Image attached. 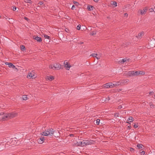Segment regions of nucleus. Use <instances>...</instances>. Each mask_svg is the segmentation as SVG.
<instances>
[{
    "label": "nucleus",
    "mask_w": 155,
    "mask_h": 155,
    "mask_svg": "<svg viewBox=\"0 0 155 155\" xmlns=\"http://www.w3.org/2000/svg\"><path fill=\"white\" fill-rule=\"evenodd\" d=\"M119 114L118 113H116L114 114V116L116 117H119Z\"/></svg>",
    "instance_id": "33"
},
{
    "label": "nucleus",
    "mask_w": 155,
    "mask_h": 155,
    "mask_svg": "<svg viewBox=\"0 0 155 155\" xmlns=\"http://www.w3.org/2000/svg\"><path fill=\"white\" fill-rule=\"evenodd\" d=\"M34 38L36 40L40 42L42 41V39L40 37H38V36L34 37Z\"/></svg>",
    "instance_id": "12"
},
{
    "label": "nucleus",
    "mask_w": 155,
    "mask_h": 155,
    "mask_svg": "<svg viewBox=\"0 0 155 155\" xmlns=\"http://www.w3.org/2000/svg\"><path fill=\"white\" fill-rule=\"evenodd\" d=\"M2 118L4 120H5L6 119H9L8 114H5Z\"/></svg>",
    "instance_id": "15"
},
{
    "label": "nucleus",
    "mask_w": 155,
    "mask_h": 155,
    "mask_svg": "<svg viewBox=\"0 0 155 155\" xmlns=\"http://www.w3.org/2000/svg\"><path fill=\"white\" fill-rule=\"evenodd\" d=\"M21 48L22 51H24L25 49V48L24 45H22L21 46Z\"/></svg>",
    "instance_id": "26"
},
{
    "label": "nucleus",
    "mask_w": 155,
    "mask_h": 155,
    "mask_svg": "<svg viewBox=\"0 0 155 155\" xmlns=\"http://www.w3.org/2000/svg\"><path fill=\"white\" fill-rule=\"evenodd\" d=\"M128 80H124L123 81V83H127V82H128Z\"/></svg>",
    "instance_id": "44"
},
{
    "label": "nucleus",
    "mask_w": 155,
    "mask_h": 155,
    "mask_svg": "<svg viewBox=\"0 0 155 155\" xmlns=\"http://www.w3.org/2000/svg\"><path fill=\"white\" fill-rule=\"evenodd\" d=\"M17 139L16 138H13L11 139L10 141L12 142V144H16L17 143Z\"/></svg>",
    "instance_id": "9"
},
{
    "label": "nucleus",
    "mask_w": 155,
    "mask_h": 155,
    "mask_svg": "<svg viewBox=\"0 0 155 155\" xmlns=\"http://www.w3.org/2000/svg\"><path fill=\"white\" fill-rule=\"evenodd\" d=\"M153 93V91H150L149 92V94L151 95L152 94V93Z\"/></svg>",
    "instance_id": "49"
},
{
    "label": "nucleus",
    "mask_w": 155,
    "mask_h": 155,
    "mask_svg": "<svg viewBox=\"0 0 155 155\" xmlns=\"http://www.w3.org/2000/svg\"><path fill=\"white\" fill-rule=\"evenodd\" d=\"M44 139V137H41V138H40L39 140H38V142L40 144H42L43 142Z\"/></svg>",
    "instance_id": "13"
},
{
    "label": "nucleus",
    "mask_w": 155,
    "mask_h": 155,
    "mask_svg": "<svg viewBox=\"0 0 155 155\" xmlns=\"http://www.w3.org/2000/svg\"><path fill=\"white\" fill-rule=\"evenodd\" d=\"M114 86V85L111 82H109L104 84L103 87L104 88H113Z\"/></svg>",
    "instance_id": "3"
},
{
    "label": "nucleus",
    "mask_w": 155,
    "mask_h": 155,
    "mask_svg": "<svg viewBox=\"0 0 155 155\" xmlns=\"http://www.w3.org/2000/svg\"><path fill=\"white\" fill-rule=\"evenodd\" d=\"M91 55L93 57H95L96 56H97V54H92Z\"/></svg>",
    "instance_id": "39"
},
{
    "label": "nucleus",
    "mask_w": 155,
    "mask_h": 155,
    "mask_svg": "<svg viewBox=\"0 0 155 155\" xmlns=\"http://www.w3.org/2000/svg\"><path fill=\"white\" fill-rule=\"evenodd\" d=\"M44 37L45 38L47 39H49V36L46 35H44Z\"/></svg>",
    "instance_id": "35"
},
{
    "label": "nucleus",
    "mask_w": 155,
    "mask_h": 155,
    "mask_svg": "<svg viewBox=\"0 0 155 155\" xmlns=\"http://www.w3.org/2000/svg\"><path fill=\"white\" fill-rule=\"evenodd\" d=\"M47 79H48L49 81H52L54 79V77L52 76H48Z\"/></svg>",
    "instance_id": "18"
},
{
    "label": "nucleus",
    "mask_w": 155,
    "mask_h": 155,
    "mask_svg": "<svg viewBox=\"0 0 155 155\" xmlns=\"http://www.w3.org/2000/svg\"><path fill=\"white\" fill-rule=\"evenodd\" d=\"M22 99L23 100H26L28 99V97L27 95H24L23 96Z\"/></svg>",
    "instance_id": "25"
},
{
    "label": "nucleus",
    "mask_w": 155,
    "mask_h": 155,
    "mask_svg": "<svg viewBox=\"0 0 155 155\" xmlns=\"http://www.w3.org/2000/svg\"><path fill=\"white\" fill-rule=\"evenodd\" d=\"M64 67L66 69L68 70H69L71 67V66L68 64V62L65 61L64 63Z\"/></svg>",
    "instance_id": "6"
},
{
    "label": "nucleus",
    "mask_w": 155,
    "mask_h": 155,
    "mask_svg": "<svg viewBox=\"0 0 155 155\" xmlns=\"http://www.w3.org/2000/svg\"><path fill=\"white\" fill-rule=\"evenodd\" d=\"M82 27H85V26H82Z\"/></svg>",
    "instance_id": "59"
},
{
    "label": "nucleus",
    "mask_w": 155,
    "mask_h": 155,
    "mask_svg": "<svg viewBox=\"0 0 155 155\" xmlns=\"http://www.w3.org/2000/svg\"><path fill=\"white\" fill-rule=\"evenodd\" d=\"M83 28L84 29V27H83Z\"/></svg>",
    "instance_id": "61"
},
{
    "label": "nucleus",
    "mask_w": 155,
    "mask_h": 155,
    "mask_svg": "<svg viewBox=\"0 0 155 155\" xmlns=\"http://www.w3.org/2000/svg\"><path fill=\"white\" fill-rule=\"evenodd\" d=\"M104 98H103V99H102V101H104Z\"/></svg>",
    "instance_id": "56"
},
{
    "label": "nucleus",
    "mask_w": 155,
    "mask_h": 155,
    "mask_svg": "<svg viewBox=\"0 0 155 155\" xmlns=\"http://www.w3.org/2000/svg\"><path fill=\"white\" fill-rule=\"evenodd\" d=\"M144 32H142L140 33H139L138 35V39H140L141 36L143 35Z\"/></svg>",
    "instance_id": "17"
},
{
    "label": "nucleus",
    "mask_w": 155,
    "mask_h": 155,
    "mask_svg": "<svg viewBox=\"0 0 155 155\" xmlns=\"http://www.w3.org/2000/svg\"><path fill=\"white\" fill-rule=\"evenodd\" d=\"M16 9V7L15 6L13 8V10L14 11H15Z\"/></svg>",
    "instance_id": "46"
},
{
    "label": "nucleus",
    "mask_w": 155,
    "mask_h": 155,
    "mask_svg": "<svg viewBox=\"0 0 155 155\" xmlns=\"http://www.w3.org/2000/svg\"><path fill=\"white\" fill-rule=\"evenodd\" d=\"M130 150L131 151L133 152L134 151V149L132 148H130Z\"/></svg>",
    "instance_id": "43"
},
{
    "label": "nucleus",
    "mask_w": 155,
    "mask_h": 155,
    "mask_svg": "<svg viewBox=\"0 0 155 155\" xmlns=\"http://www.w3.org/2000/svg\"><path fill=\"white\" fill-rule=\"evenodd\" d=\"M4 114V113L3 112L0 113V116L3 115Z\"/></svg>",
    "instance_id": "48"
},
{
    "label": "nucleus",
    "mask_w": 155,
    "mask_h": 155,
    "mask_svg": "<svg viewBox=\"0 0 155 155\" xmlns=\"http://www.w3.org/2000/svg\"><path fill=\"white\" fill-rule=\"evenodd\" d=\"M31 75L32 74L31 73H30L27 75V77L28 78L29 77H30L31 78Z\"/></svg>",
    "instance_id": "34"
},
{
    "label": "nucleus",
    "mask_w": 155,
    "mask_h": 155,
    "mask_svg": "<svg viewBox=\"0 0 155 155\" xmlns=\"http://www.w3.org/2000/svg\"><path fill=\"white\" fill-rule=\"evenodd\" d=\"M8 67L10 68H15V66L13 64H12V63H9V64H8Z\"/></svg>",
    "instance_id": "19"
},
{
    "label": "nucleus",
    "mask_w": 155,
    "mask_h": 155,
    "mask_svg": "<svg viewBox=\"0 0 155 155\" xmlns=\"http://www.w3.org/2000/svg\"><path fill=\"white\" fill-rule=\"evenodd\" d=\"M43 4V2H39L38 4H39L40 5H42Z\"/></svg>",
    "instance_id": "42"
},
{
    "label": "nucleus",
    "mask_w": 155,
    "mask_h": 155,
    "mask_svg": "<svg viewBox=\"0 0 155 155\" xmlns=\"http://www.w3.org/2000/svg\"><path fill=\"white\" fill-rule=\"evenodd\" d=\"M74 3L75 4V5H78L79 4V3L77 2H76V1H74Z\"/></svg>",
    "instance_id": "37"
},
{
    "label": "nucleus",
    "mask_w": 155,
    "mask_h": 155,
    "mask_svg": "<svg viewBox=\"0 0 155 155\" xmlns=\"http://www.w3.org/2000/svg\"><path fill=\"white\" fill-rule=\"evenodd\" d=\"M81 146L83 147V146H86L85 145V140H83V141H81Z\"/></svg>",
    "instance_id": "20"
},
{
    "label": "nucleus",
    "mask_w": 155,
    "mask_h": 155,
    "mask_svg": "<svg viewBox=\"0 0 155 155\" xmlns=\"http://www.w3.org/2000/svg\"><path fill=\"white\" fill-rule=\"evenodd\" d=\"M95 57H96V58H97V59H99L100 58L99 57L97 56H96Z\"/></svg>",
    "instance_id": "50"
},
{
    "label": "nucleus",
    "mask_w": 155,
    "mask_h": 155,
    "mask_svg": "<svg viewBox=\"0 0 155 155\" xmlns=\"http://www.w3.org/2000/svg\"><path fill=\"white\" fill-rule=\"evenodd\" d=\"M83 28L84 29V27H83Z\"/></svg>",
    "instance_id": "62"
},
{
    "label": "nucleus",
    "mask_w": 155,
    "mask_h": 155,
    "mask_svg": "<svg viewBox=\"0 0 155 155\" xmlns=\"http://www.w3.org/2000/svg\"><path fill=\"white\" fill-rule=\"evenodd\" d=\"M126 59H122V60H121V62H122L123 63H124L126 61Z\"/></svg>",
    "instance_id": "32"
},
{
    "label": "nucleus",
    "mask_w": 155,
    "mask_h": 155,
    "mask_svg": "<svg viewBox=\"0 0 155 155\" xmlns=\"http://www.w3.org/2000/svg\"><path fill=\"white\" fill-rule=\"evenodd\" d=\"M81 25H78L77 27V29L78 30H79L81 28Z\"/></svg>",
    "instance_id": "29"
},
{
    "label": "nucleus",
    "mask_w": 155,
    "mask_h": 155,
    "mask_svg": "<svg viewBox=\"0 0 155 155\" xmlns=\"http://www.w3.org/2000/svg\"><path fill=\"white\" fill-rule=\"evenodd\" d=\"M83 42L81 41L79 42V44L81 45L82 44H83Z\"/></svg>",
    "instance_id": "52"
},
{
    "label": "nucleus",
    "mask_w": 155,
    "mask_h": 155,
    "mask_svg": "<svg viewBox=\"0 0 155 155\" xmlns=\"http://www.w3.org/2000/svg\"><path fill=\"white\" fill-rule=\"evenodd\" d=\"M123 81L124 80H122L121 81V82L117 81L115 83H113V84L114 85V86H118L120 84V83H123Z\"/></svg>",
    "instance_id": "14"
},
{
    "label": "nucleus",
    "mask_w": 155,
    "mask_h": 155,
    "mask_svg": "<svg viewBox=\"0 0 155 155\" xmlns=\"http://www.w3.org/2000/svg\"><path fill=\"white\" fill-rule=\"evenodd\" d=\"M112 4L115 6V7H116L117 6V3L115 1H113Z\"/></svg>",
    "instance_id": "28"
},
{
    "label": "nucleus",
    "mask_w": 155,
    "mask_h": 155,
    "mask_svg": "<svg viewBox=\"0 0 155 155\" xmlns=\"http://www.w3.org/2000/svg\"><path fill=\"white\" fill-rule=\"evenodd\" d=\"M96 31H92L91 33V35H94L96 34Z\"/></svg>",
    "instance_id": "38"
},
{
    "label": "nucleus",
    "mask_w": 155,
    "mask_h": 155,
    "mask_svg": "<svg viewBox=\"0 0 155 155\" xmlns=\"http://www.w3.org/2000/svg\"><path fill=\"white\" fill-rule=\"evenodd\" d=\"M25 20H28V18H27V17H25Z\"/></svg>",
    "instance_id": "55"
},
{
    "label": "nucleus",
    "mask_w": 155,
    "mask_h": 155,
    "mask_svg": "<svg viewBox=\"0 0 155 155\" xmlns=\"http://www.w3.org/2000/svg\"><path fill=\"white\" fill-rule=\"evenodd\" d=\"M9 118L11 119L16 117L17 114L16 112H13L12 113L8 114Z\"/></svg>",
    "instance_id": "5"
},
{
    "label": "nucleus",
    "mask_w": 155,
    "mask_h": 155,
    "mask_svg": "<svg viewBox=\"0 0 155 155\" xmlns=\"http://www.w3.org/2000/svg\"><path fill=\"white\" fill-rule=\"evenodd\" d=\"M49 68L54 70H59L61 68V66L58 63H55L53 64L50 65Z\"/></svg>",
    "instance_id": "2"
},
{
    "label": "nucleus",
    "mask_w": 155,
    "mask_h": 155,
    "mask_svg": "<svg viewBox=\"0 0 155 155\" xmlns=\"http://www.w3.org/2000/svg\"><path fill=\"white\" fill-rule=\"evenodd\" d=\"M73 134H71V136H73Z\"/></svg>",
    "instance_id": "60"
},
{
    "label": "nucleus",
    "mask_w": 155,
    "mask_h": 155,
    "mask_svg": "<svg viewBox=\"0 0 155 155\" xmlns=\"http://www.w3.org/2000/svg\"><path fill=\"white\" fill-rule=\"evenodd\" d=\"M94 7L93 6L88 5L87 6V9L89 11H92L93 10Z\"/></svg>",
    "instance_id": "16"
},
{
    "label": "nucleus",
    "mask_w": 155,
    "mask_h": 155,
    "mask_svg": "<svg viewBox=\"0 0 155 155\" xmlns=\"http://www.w3.org/2000/svg\"><path fill=\"white\" fill-rule=\"evenodd\" d=\"M9 64V63L8 62H6L5 63V64H6V65H8V64Z\"/></svg>",
    "instance_id": "53"
},
{
    "label": "nucleus",
    "mask_w": 155,
    "mask_h": 155,
    "mask_svg": "<svg viewBox=\"0 0 155 155\" xmlns=\"http://www.w3.org/2000/svg\"><path fill=\"white\" fill-rule=\"evenodd\" d=\"M129 122H132L133 121V117H130L127 120Z\"/></svg>",
    "instance_id": "22"
},
{
    "label": "nucleus",
    "mask_w": 155,
    "mask_h": 155,
    "mask_svg": "<svg viewBox=\"0 0 155 155\" xmlns=\"http://www.w3.org/2000/svg\"><path fill=\"white\" fill-rule=\"evenodd\" d=\"M110 100V97H107L106 98L104 99V102H107Z\"/></svg>",
    "instance_id": "21"
},
{
    "label": "nucleus",
    "mask_w": 155,
    "mask_h": 155,
    "mask_svg": "<svg viewBox=\"0 0 155 155\" xmlns=\"http://www.w3.org/2000/svg\"><path fill=\"white\" fill-rule=\"evenodd\" d=\"M85 141L86 146L93 144L94 143V141L92 140H85Z\"/></svg>",
    "instance_id": "8"
},
{
    "label": "nucleus",
    "mask_w": 155,
    "mask_h": 155,
    "mask_svg": "<svg viewBox=\"0 0 155 155\" xmlns=\"http://www.w3.org/2000/svg\"><path fill=\"white\" fill-rule=\"evenodd\" d=\"M123 107L122 105H120L118 106V108L119 109H120Z\"/></svg>",
    "instance_id": "45"
},
{
    "label": "nucleus",
    "mask_w": 155,
    "mask_h": 155,
    "mask_svg": "<svg viewBox=\"0 0 155 155\" xmlns=\"http://www.w3.org/2000/svg\"><path fill=\"white\" fill-rule=\"evenodd\" d=\"M54 134V131L51 128L48 129L45 132H43L42 135L44 136H46L48 135L52 136Z\"/></svg>",
    "instance_id": "1"
},
{
    "label": "nucleus",
    "mask_w": 155,
    "mask_h": 155,
    "mask_svg": "<svg viewBox=\"0 0 155 155\" xmlns=\"http://www.w3.org/2000/svg\"><path fill=\"white\" fill-rule=\"evenodd\" d=\"M81 141H80L78 140V141H74L73 143V145H76V146H81Z\"/></svg>",
    "instance_id": "7"
},
{
    "label": "nucleus",
    "mask_w": 155,
    "mask_h": 155,
    "mask_svg": "<svg viewBox=\"0 0 155 155\" xmlns=\"http://www.w3.org/2000/svg\"><path fill=\"white\" fill-rule=\"evenodd\" d=\"M25 2L29 4H31L32 3V1L31 0H25Z\"/></svg>",
    "instance_id": "23"
},
{
    "label": "nucleus",
    "mask_w": 155,
    "mask_h": 155,
    "mask_svg": "<svg viewBox=\"0 0 155 155\" xmlns=\"http://www.w3.org/2000/svg\"><path fill=\"white\" fill-rule=\"evenodd\" d=\"M135 71H128L127 73V75L130 76H135Z\"/></svg>",
    "instance_id": "10"
},
{
    "label": "nucleus",
    "mask_w": 155,
    "mask_h": 155,
    "mask_svg": "<svg viewBox=\"0 0 155 155\" xmlns=\"http://www.w3.org/2000/svg\"><path fill=\"white\" fill-rule=\"evenodd\" d=\"M134 126L135 128H137V127L138 126V124H135L134 125Z\"/></svg>",
    "instance_id": "40"
},
{
    "label": "nucleus",
    "mask_w": 155,
    "mask_h": 155,
    "mask_svg": "<svg viewBox=\"0 0 155 155\" xmlns=\"http://www.w3.org/2000/svg\"><path fill=\"white\" fill-rule=\"evenodd\" d=\"M135 75H137L140 74L143 75L145 74V72L141 71H137L135 72Z\"/></svg>",
    "instance_id": "11"
},
{
    "label": "nucleus",
    "mask_w": 155,
    "mask_h": 155,
    "mask_svg": "<svg viewBox=\"0 0 155 155\" xmlns=\"http://www.w3.org/2000/svg\"><path fill=\"white\" fill-rule=\"evenodd\" d=\"M100 120L99 119H97V120H96V124H97L98 125V124H99V122H100Z\"/></svg>",
    "instance_id": "31"
},
{
    "label": "nucleus",
    "mask_w": 155,
    "mask_h": 155,
    "mask_svg": "<svg viewBox=\"0 0 155 155\" xmlns=\"http://www.w3.org/2000/svg\"><path fill=\"white\" fill-rule=\"evenodd\" d=\"M147 11V7H145L143 10L140 9L138 11V13H140L142 15H145Z\"/></svg>",
    "instance_id": "4"
},
{
    "label": "nucleus",
    "mask_w": 155,
    "mask_h": 155,
    "mask_svg": "<svg viewBox=\"0 0 155 155\" xmlns=\"http://www.w3.org/2000/svg\"><path fill=\"white\" fill-rule=\"evenodd\" d=\"M5 146L4 145H0V150H2L4 148Z\"/></svg>",
    "instance_id": "27"
},
{
    "label": "nucleus",
    "mask_w": 155,
    "mask_h": 155,
    "mask_svg": "<svg viewBox=\"0 0 155 155\" xmlns=\"http://www.w3.org/2000/svg\"><path fill=\"white\" fill-rule=\"evenodd\" d=\"M124 16H127V13H125L124 14Z\"/></svg>",
    "instance_id": "54"
},
{
    "label": "nucleus",
    "mask_w": 155,
    "mask_h": 155,
    "mask_svg": "<svg viewBox=\"0 0 155 155\" xmlns=\"http://www.w3.org/2000/svg\"><path fill=\"white\" fill-rule=\"evenodd\" d=\"M94 1L96 2H97L98 1V0H94Z\"/></svg>",
    "instance_id": "51"
},
{
    "label": "nucleus",
    "mask_w": 155,
    "mask_h": 155,
    "mask_svg": "<svg viewBox=\"0 0 155 155\" xmlns=\"http://www.w3.org/2000/svg\"><path fill=\"white\" fill-rule=\"evenodd\" d=\"M141 155H144L145 154V152L144 151H143L140 152Z\"/></svg>",
    "instance_id": "36"
},
{
    "label": "nucleus",
    "mask_w": 155,
    "mask_h": 155,
    "mask_svg": "<svg viewBox=\"0 0 155 155\" xmlns=\"http://www.w3.org/2000/svg\"><path fill=\"white\" fill-rule=\"evenodd\" d=\"M149 11L150 12H155V11H154L153 9L152 8L149 9Z\"/></svg>",
    "instance_id": "30"
},
{
    "label": "nucleus",
    "mask_w": 155,
    "mask_h": 155,
    "mask_svg": "<svg viewBox=\"0 0 155 155\" xmlns=\"http://www.w3.org/2000/svg\"><path fill=\"white\" fill-rule=\"evenodd\" d=\"M75 8V6L74 5H73L72 7H71V9L72 10H74Z\"/></svg>",
    "instance_id": "47"
},
{
    "label": "nucleus",
    "mask_w": 155,
    "mask_h": 155,
    "mask_svg": "<svg viewBox=\"0 0 155 155\" xmlns=\"http://www.w3.org/2000/svg\"><path fill=\"white\" fill-rule=\"evenodd\" d=\"M35 75L33 74L32 75L31 78H35Z\"/></svg>",
    "instance_id": "41"
},
{
    "label": "nucleus",
    "mask_w": 155,
    "mask_h": 155,
    "mask_svg": "<svg viewBox=\"0 0 155 155\" xmlns=\"http://www.w3.org/2000/svg\"><path fill=\"white\" fill-rule=\"evenodd\" d=\"M142 145L141 144H139V143H138L137 144V147L139 148V149H140V148H141L142 147Z\"/></svg>",
    "instance_id": "24"
},
{
    "label": "nucleus",
    "mask_w": 155,
    "mask_h": 155,
    "mask_svg": "<svg viewBox=\"0 0 155 155\" xmlns=\"http://www.w3.org/2000/svg\"><path fill=\"white\" fill-rule=\"evenodd\" d=\"M109 18H109H110V17H108V18Z\"/></svg>",
    "instance_id": "58"
},
{
    "label": "nucleus",
    "mask_w": 155,
    "mask_h": 155,
    "mask_svg": "<svg viewBox=\"0 0 155 155\" xmlns=\"http://www.w3.org/2000/svg\"><path fill=\"white\" fill-rule=\"evenodd\" d=\"M128 127L130 128V126H128Z\"/></svg>",
    "instance_id": "57"
}]
</instances>
